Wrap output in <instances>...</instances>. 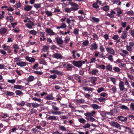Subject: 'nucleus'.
Returning a JSON list of instances; mask_svg holds the SVG:
<instances>
[{"instance_id":"nucleus-48","label":"nucleus","mask_w":134,"mask_h":134,"mask_svg":"<svg viewBox=\"0 0 134 134\" xmlns=\"http://www.w3.org/2000/svg\"><path fill=\"white\" fill-rule=\"evenodd\" d=\"M92 7L94 8L98 9L99 7V6L98 5V4L96 3H94L93 4Z\"/></svg>"},{"instance_id":"nucleus-3","label":"nucleus","mask_w":134,"mask_h":134,"mask_svg":"<svg viewBox=\"0 0 134 134\" xmlns=\"http://www.w3.org/2000/svg\"><path fill=\"white\" fill-rule=\"evenodd\" d=\"M119 86L120 91H127V89L126 88H125L124 83L123 81H121L120 82Z\"/></svg>"},{"instance_id":"nucleus-10","label":"nucleus","mask_w":134,"mask_h":134,"mask_svg":"<svg viewBox=\"0 0 134 134\" xmlns=\"http://www.w3.org/2000/svg\"><path fill=\"white\" fill-rule=\"evenodd\" d=\"M52 57L54 58L57 59H61L63 58V56L60 54L56 53L52 55Z\"/></svg>"},{"instance_id":"nucleus-2","label":"nucleus","mask_w":134,"mask_h":134,"mask_svg":"<svg viewBox=\"0 0 134 134\" xmlns=\"http://www.w3.org/2000/svg\"><path fill=\"white\" fill-rule=\"evenodd\" d=\"M129 45H126V49L128 51L131 53L132 51V47L134 46V42H130L129 43Z\"/></svg>"},{"instance_id":"nucleus-45","label":"nucleus","mask_w":134,"mask_h":134,"mask_svg":"<svg viewBox=\"0 0 134 134\" xmlns=\"http://www.w3.org/2000/svg\"><path fill=\"white\" fill-rule=\"evenodd\" d=\"M73 66L71 65L68 64L67 65V69L68 71L70 70H71Z\"/></svg>"},{"instance_id":"nucleus-12","label":"nucleus","mask_w":134,"mask_h":134,"mask_svg":"<svg viewBox=\"0 0 134 134\" xmlns=\"http://www.w3.org/2000/svg\"><path fill=\"white\" fill-rule=\"evenodd\" d=\"M29 22H30V23L26 24L25 26L28 28L29 29H32V26H35V25L34 24L30 21H29Z\"/></svg>"},{"instance_id":"nucleus-58","label":"nucleus","mask_w":134,"mask_h":134,"mask_svg":"<svg viewBox=\"0 0 134 134\" xmlns=\"http://www.w3.org/2000/svg\"><path fill=\"white\" fill-rule=\"evenodd\" d=\"M45 13L48 16H51L53 15L52 12L48 11H46Z\"/></svg>"},{"instance_id":"nucleus-6","label":"nucleus","mask_w":134,"mask_h":134,"mask_svg":"<svg viewBox=\"0 0 134 134\" xmlns=\"http://www.w3.org/2000/svg\"><path fill=\"white\" fill-rule=\"evenodd\" d=\"M72 64L78 68L80 67L82 65L81 61L80 60L79 61H73Z\"/></svg>"},{"instance_id":"nucleus-64","label":"nucleus","mask_w":134,"mask_h":134,"mask_svg":"<svg viewBox=\"0 0 134 134\" xmlns=\"http://www.w3.org/2000/svg\"><path fill=\"white\" fill-rule=\"evenodd\" d=\"M49 49V47L47 46H44L43 47V50L44 51H46Z\"/></svg>"},{"instance_id":"nucleus-8","label":"nucleus","mask_w":134,"mask_h":134,"mask_svg":"<svg viewBox=\"0 0 134 134\" xmlns=\"http://www.w3.org/2000/svg\"><path fill=\"white\" fill-rule=\"evenodd\" d=\"M50 72L51 74H57L59 75H63V74H62V72L54 69L51 70L50 71Z\"/></svg>"},{"instance_id":"nucleus-40","label":"nucleus","mask_w":134,"mask_h":134,"mask_svg":"<svg viewBox=\"0 0 134 134\" xmlns=\"http://www.w3.org/2000/svg\"><path fill=\"white\" fill-rule=\"evenodd\" d=\"M7 18V20L8 21H10V22H12L13 21V18L12 16H8Z\"/></svg>"},{"instance_id":"nucleus-21","label":"nucleus","mask_w":134,"mask_h":134,"mask_svg":"<svg viewBox=\"0 0 134 134\" xmlns=\"http://www.w3.org/2000/svg\"><path fill=\"white\" fill-rule=\"evenodd\" d=\"M113 69L112 72H118L120 71V69L119 68L116 67H113Z\"/></svg>"},{"instance_id":"nucleus-46","label":"nucleus","mask_w":134,"mask_h":134,"mask_svg":"<svg viewBox=\"0 0 134 134\" xmlns=\"http://www.w3.org/2000/svg\"><path fill=\"white\" fill-rule=\"evenodd\" d=\"M106 68L107 69V70L110 71H112L113 70H112V67L110 65H107Z\"/></svg>"},{"instance_id":"nucleus-38","label":"nucleus","mask_w":134,"mask_h":134,"mask_svg":"<svg viewBox=\"0 0 134 134\" xmlns=\"http://www.w3.org/2000/svg\"><path fill=\"white\" fill-rule=\"evenodd\" d=\"M76 101L77 102L79 103H83L85 102V100L84 99H77L76 100Z\"/></svg>"},{"instance_id":"nucleus-47","label":"nucleus","mask_w":134,"mask_h":134,"mask_svg":"<svg viewBox=\"0 0 134 134\" xmlns=\"http://www.w3.org/2000/svg\"><path fill=\"white\" fill-rule=\"evenodd\" d=\"M109 9V7L107 5L104 6L103 8V9L105 12L108 11Z\"/></svg>"},{"instance_id":"nucleus-30","label":"nucleus","mask_w":134,"mask_h":134,"mask_svg":"<svg viewBox=\"0 0 134 134\" xmlns=\"http://www.w3.org/2000/svg\"><path fill=\"white\" fill-rule=\"evenodd\" d=\"M98 71L96 69H93L92 70V75H96L97 73H98Z\"/></svg>"},{"instance_id":"nucleus-22","label":"nucleus","mask_w":134,"mask_h":134,"mask_svg":"<svg viewBox=\"0 0 134 134\" xmlns=\"http://www.w3.org/2000/svg\"><path fill=\"white\" fill-rule=\"evenodd\" d=\"M7 31V29L4 28H2L0 29V34L1 35H3L5 34Z\"/></svg>"},{"instance_id":"nucleus-51","label":"nucleus","mask_w":134,"mask_h":134,"mask_svg":"<svg viewBox=\"0 0 134 134\" xmlns=\"http://www.w3.org/2000/svg\"><path fill=\"white\" fill-rule=\"evenodd\" d=\"M37 32L36 31L34 30H31L29 32V33L35 35H36Z\"/></svg>"},{"instance_id":"nucleus-7","label":"nucleus","mask_w":134,"mask_h":134,"mask_svg":"<svg viewBox=\"0 0 134 134\" xmlns=\"http://www.w3.org/2000/svg\"><path fill=\"white\" fill-rule=\"evenodd\" d=\"M106 51L109 54L114 55L115 54V51L111 47H108L106 48Z\"/></svg>"},{"instance_id":"nucleus-44","label":"nucleus","mask_w":134,"mask_h":134,"mask_svg":"<svg viewBox=\"0 0 134 134\" xmlns=\"http://www.w3.org/2000/svg\"><path fill=\"white\" fill-rule=\"evenodd\" d=\"M41 3L36 4H34V7L36 9H38L41 7Z\"/></svg>"},{"instance_id":"nucleus-19","label":"nucleus","mask_w":134,"mask_h":134,"mask_svg":"<svg viewBox=\"0 0 134 134\" xmlns=\"http://www.w3.org/2000/svg\"><path fill=\"white\" fill-rule=\"evenodd\" d=\"M91 106L94 109H98L100 108V107L96 104H93L91 105Z\"/></svg>"},{"instance_id":"nucleus-4","label":"nucleus","mask_w":134,"mask_h":134,"mask_svg":"<svg viewBox=\"0 0 134 134\" xmlns=\"http://www.w3.org/2000/svg\"><path fill=\"white\" fill-rule=\"evenodd\" d=\"M110 125L116 128H119L121 126L118 122L115 121H111L109 122Z\"/></svg>"},{"instance_id":"nucleus-61","label":"nucleus","mask_w":134,"mask_h":134,"mask_svg":"<svg viewBox=\"0 0 134 134\" xmlns=\"http://www.w3.org/2000/svg\"><path fill=\"white\" fill-rule=\"evenodd\" d=\"M7 82L9 83L13 84L15 82V79L8 80Z\"/></svg>"},{"instance_id":"nucleus-23","label":"nucleus","mask_w":134,"mask_h":134,"mask_svg":"<svg viewBox=\"0 0 134 134\" xmlns=\"http://www.w3.org/2000/svg\"><path fill=\"white\" fill-rule=\"evenodd\" d=\"M118 119L122 121H125L127 120V118L123 116H119L118 117Z\"/></svg>"},{"instance_id":"nucleus-1","label":"nucleus","mask_w":134,"mask_h":134,"mask_svg":"<svg viewBox=\"0 0 134 134\" xmlns=\"http://www.w3.org/2000/svg\"><path fill=\"white\" fill-rule=\"evenodd\" d=\"M52 107L53 109L56 111H52V113H50V114H52L53 115H60L63 113V112H62L58 111L59 109V108L56 106L53 105H52Z\"/></svg>"},{"instance_id":"nucleus-24","label":"nucleus","mask_w":134,"mask_h":134,"mask_svg":"<svg viewBox=\"0 0 134 134\" xmlns=\"http://www.w3.org/2000/svg\"><path fill=\"white\" fill-rule=\"evenodd\" d=\"M58 117L54 116H50L48 118V119L49 120H57Z\"/></svg>"},{"instance_id":"nucleus-29","label":"nucleus","mask_w":134,"mask_h":134,"mask_svg":"<svg viewBox=\"0 0 134 134\" xmlns=\"http://www.w3.org/2000/svg\"><path fill=\"white\" fill-rule=\"evenodd\" d=\"M97 78L96 77H91V81L93 83H95V82L97 81Z\"/></svg>"},{"instance_id":"nucleus-14","label":"nucleus","mask_w":134,"mask_h":134,"mask_svg":"<svg viewBox=\"0 0 134 134\" xmlns=\"http://www.w3.org/2000/svg\"><path fill=\"white\" fill-rule=\"evenodd\" d=\"M14 88L16 89L23 90L24 88V87L20 85H14Z\"/></svg>"},{"instance_id":"nucleus-49","label":"nucleus","mask_w":134,"mask_h":134,"mask_svg":"<svg viewBox=\"0 0 134 134\" xmlns=\"http://www.w3.org/2000/svg\"><path fill=\"white\" fill-rule=\"evenodd\" d=\"M25 104V102L24 101H21L19 103H17V104L18 105H19L20 106H22L24 105Z\"/></svg>"},{"instance_id":"nucleus-56","label":"nucleus","mask_w":134,"mask_h":134,"mask_svg":"<svg viewBox=\"0 0 134 134\" xmlns=\"http://www.w3.org/2000/svg\"><path fill=\"white\" fill-rule=\"evenodd\" d=\"M96 61V58L94 57L91 59L90 63H94Z\"/></svg>"},{"instance_id":"nucleus-33","label":"nucleus","mask_w":134,"mask_h":134,"mask_svg":"<svg viewBox=\"0 0 134 134\" xmlns=\"http://www.w3.org/2000/svg\"><path fill=\"white\" fill-rule=\"evenodd\" d=\"M69 4L73 7H75L77 8L79 7V5L77 4L72 2H70L69 3Z\"/></svg>"},{"instance_id":"nucleus-54","label":"nucleus","mask_w":134,"mask_h":134,"mask_svg":"<svg viewBox=\"0 0 134 134\" xmlns=\"http://www.w3.org/2000/svg\"><path fill=\"white\" fill-rule=\"evenodd\" d=\"M79 122L82 123H84L86 122V120L83 118L79 119Z\"/></svg>"},{"instance_id":"nucleus-11","label":"nucleus","mask_w":134,"mask_h":134,"mask_svg":"<svg viewBox=\"0 0 134 134\" xmlns=\"http://www.w3.org/2000/svg\"><path fill=\"white\" fill-rule=\"evenodd\" d=\"M46 31L50 36L55 35L56 34V33L53 32V31L50 28H48L46 29Z\"/></svg>"},{"instance_id":"nucleus-28","label":"nucleus","mask_w":134,"mask_h":134,"mask_svg":"<svg viewBox=\"0 0 134 134\" xmlns=\"http://www.w3.org/2000/svg\"><path fill=\"white\" fill-rule=\"evenodd\" d=\"M86 119L88 121H90L92 122L94 121L95 120V119L94 118L92 117V116L89 117H86Z\"/></svg>"},{"instance_id":"nucleus-34","label":"nucleus","mask_w":134,"mask_h":134,"mask_svg":"<svg viewBox=\"0 0 134 134\" xmlns=\"http://www.w3.org/2000/svg\"><path fill=\"white\" fill-rule=\"evenodd\" d=\"M15 93L17 95L20 96L22 94H23V93L20 90H16L15 91Z\"/></svg>"},{"instance_id":"nucleus-60","label":"nucleus","mask_w":134,"mask_h":134,"mask_svg":"<svg viewBox=\"0 0 134 134\" xmlns=\"http://www.w3.org/2000/svg\"><path fill=\"white\" fill-rule=\"evenodd\" d=\"M106 99L103 97H100L98 99V100L100 102H104L105 100Z\"/></svg>"},{"instance_id":"nucleus-5","label":"nucleus","mask_w":134,"mask_h":134,"mask_svg":"<svg viewBox=\"0 0 134 134\" xmlns=\"http://www.w3.org/2000/svg\"><path fill=\"white\" fill-rule=\"evenodd\" d=\"M79 8L76 7H71L70 8H66L65 9V11L67 13H70L71 11H76L78 10Z\"/></svg>"},{"instance_id":"nucleus-53","label":"nucleus","mask_w":134,"mask_h":134,"mask_svg":"<svg viewBox=\"0 0 134 134\" xmlns=\"http://www.w3.org/2000/svg\"><path fill=\"white\" fill-rule=\"evenodd\" d=\"M57 76L56 75H55L54 74L53 75H51L50 76H49V77L50 78H51L52 79H55L56 78H57Z\"/></svg>"},{"instance_id":"nucleus-37","label":"nucleus","mask_w":134,"mask_h":134,"mask_svg":"<svg viewBox=\"0 0 134 134\" xmlns=\"http://www.w3.org/2000/svg\"><path fill=\"white\" fill-rule=\"evenodd\" d=\"M34 79V77L32 76H30L28 78L27 81L28 82H31L33 81Z\"/></svg>"},{"instance_id":"nucleus-42","label":"nucleus","mask_w":134,"mask_h":134,"mask_svg":"<svg viewBox=\"0 0 134 134\" xmlns=\"http://www.w3.org/2000/svg\"><path fill=\"white\" fill-rule=\"evenodd\" d=\"M120 108L122 109H125V110H127V111H129V109L127 108V107L124 105H122L120 107Z\"/></svg>"},{"instance_id":"nucleus-20","label":"nucleus","mask_w":134,"mask_h":134,"mask_svg":"<svg viewBox=\"0 0 134 134\" xmlns=\"http://www.w3.org/2000/svg\"><path fill=\"white\" fill-rule=\"evenodd\" d=\"M17 64L20 66H25L26 63L25 62H19L16 63Z\"/></svg>"},{"instance_id":"nucleus-62","label":"nucleus","mask_w":134,"mask_h":134,"mask_svg":"<svg viewBox=\"0 0 134 134\" xmlns=\"http://www.w3.org/2000/svg\"><path fill=\"white\" fill-rule=\"evenodd\" d=\"M34 73L37 74L42 75L43 74V72L41 71H35Z\"/></svg>"},{"instance_id":"nucleus-26","label":"nucleus","mask_w":134,"mask_h":134,"mask_svg":"<svg viewBox=\"0 0 134 134\" xmlns=\"http://www.w3.org/2000/svg\"><path fill=\"white\" fill-rule=\"evenodd\" d=\"M83 89L85 91H93V89L92 88H90L87 86L85 87H83Z\"/></svg>"},{"instance_id":"nucleus-63","label":"nucleus","mask_w":134,"mask_h":134,"mask_svg":"<svg viewBox=\"0 0 134 134\" xmlns=\"http://www.w3.org/2000/svg\"><path fill=\"white\" fill-rule=\"evenodd\" d=\"M79 30L77 29H75L74 31H73L74 33L76 35H78L79 34Z\"/></svg>"},{"instance_id":"nucleus-9","label":"nucleus","mask_w":134,"mask_h":134,"mask_svg":"<svg viewBox=\"0 0 134 134\" xmlns=\"http://www.w3.org/2000/svg\"><path fill=\"white\" fill-rule=\"evenodd\" d=\"M91 47L90 49L91 51L97 49L98 47V45L96 42L91 44Z\"/></svg>"},{"instance_id":"nucleus-55","label":"nucleus","mask_w":134,"mask_h":134,"mask_svg":"<svg viewBox=\"0 0 134 134\" xmlns=\"http://www.w3.org/2000/svg\"><path fill=\"white\" fill-rule=\"evenodd\" d=\"M89 43V41L88 40H86L83 42L82 44L83 45L86 46L88 45Z\"/></svg>"},{"instance_id":"nucleus-52","label":"nucleus","mask_w":134,"mask_h":134,"mask_svg":"<svg viewBox=\"0 0 134 134\" xmlns=\"http://www.w3.org/2000/svg\"><path fill=\"white\" fill-rule=\"evenodd\" d=\"M110 90L113 91V93H115L117 91V89L115 87H113Z\"/></svg>"},{"instance_id":"nucleus-27","label":"nucleus","mask_w":134,"mask_h":134,"mask_svg":"<svg viewBox=\"0 0 134 134\" xmlns=\"http://www.w3.org/2000/svg\"><path fill=\"white\" fill-rule=\"evenodd\" d=\"M31 105L34 108H37L40 106V105L36 102L31 103Z\"/></svg>"},{"instance_id":"nucleus-41","label":"nucleus","mask_w":134,"mask_h":134,"mask_svg":"<svg viewBox=\"0 0 134 134\" xmlns=\"http://www.w3.org/2000/svg\"><path fill=\"white\" fill-rule=\"evenodd\" d=\"M126 13L130 15H132L134 14V12L132 10H130L126 12Z\"/></svg>"},{"instance_id":"nucleus-17","label":"nucleus","mask_w":134,"mask_h":134,"mask_svg":"<svg viewBox=\"0 0 134 134\" xmlns=\"http://www.w3.org/2000/svg\"><path fill=\"white\" fill-rule=\"evenodd\" d=\"M127 32L125 31H124L123 32L121 36V38L122 39H124L127 37Z\"/></svg>"},{"instance_id":"nucleus-18","label":"nucleus","mask_w":134,"mask_h":134,"mask_svg":"<svg viewBox=\"0 0 134 134\" xmlns=\"http://www.w3.org/2000/svg\"><path fill=\"white\" fill-rule=\"evenodd\" d=\"M32 7L30 5H25L24 8V9L26 11H29L31 9Z\"/></svg>"},{"instance_id":"nucleus-13","label":"nucleus","mask_w":134,"mask_h":134,"mask_svg":"<svg viewBox=\"0 0 134 134\" xmlns=\"http://www.w3.org/2000/svg\"><path fill=\"white\" fill-rule=\"evenodd\" d=\"M57 43L59 44H61L63 43V40L60 38L57 37L56 39Z\"/></svg>"},{"instance_id":"nucleus-43","label":"nucleus","mask_w":134,"mask_h":134,"mask_svg":"<svg viewBox=\"0 0 134 134\" xmlns=\"http://www.w3.org/2000/svg\"><path fill=\"white\" fill-rule=\"evenodd\" d=\"M40 63L43 64H46L45 60L43 58H41L39 59Z\"/></svg>"},{"instance_id":"nucleus-36","label":"nucleus","mask_w":134,"mask_h":134,"mask_svg":"<svg viewBox=\"0 0 134 134\" xmlns=\"http://www.w3.org/2000/svg\"><path fill=\"white\" fill-rule=\"evenodd\" d=\"M107 58L111 62H112L113 61V56L111 54H109L108 55Z\"/></svg>"},{"instance_id":"nucleus-59","label":"nucleus","mask_w":134,"mask_h":134,"mask_svg":"<svg viewBox=\"0 0 134 134\" xmlns=\"http://www.w3.org/2000/svg\"><path fill=\"white\" fill-rule=\"evenodd\" d=\"M62 28L65 29L66 27V25L65 23H62L61 26Z\"/></svg>"},{"instance_id":"nucleus-15","label":"nucleus","mask_w":134,"mask_h":134,"mask_svg":"<svg viewBox=\"0 0 134 134\" xmlns=\"http://www.w3.org/2000/svg\"><path fill=\"white\" fill-rule=\"evenodd\" d=\"M122 126L124 128L125 131L126 130V131H127V130H128V131H129L130 133L132 134L134 133L132 130H131L130 127L125 126H121V127Z\"/></svg>"},{"instance_id":"nucleus-16","label":"nucleus","mask_w":134,"mask_h":134,"mask_svg":"<svg viewBox=\"0 0 134 134\" xmlns=\"http://www.w3.org/2000/svg\"><path fill=\"white\" fill-rule=\"evenodd\" d=\"M25 58L26 60L31 62H34L35 60V59L34 58L30 57L28 56H26Z\"/></svg>"},{"instance_id":"nucleus-25","label":"nucleus","mask_w":134,"mask_h":134,"mask_svg":"<svg viewBox=\"0 0 134 134\" xmlns=\"http://www.w3.org/2000/svg\"><path fill=\"white\" fill-rule=\"evenodd\" d=\"M45 99L49 100H53L54 98L52 95L48 94L46 97Z\"/></svg>"},{"instance_id":"nucleus-50","label":"nucleus","mask_w":134,"mask_h":134,"mask_svg":"<svg viewBox=\"0 0 134 134\" xmlns=\"http://www.w3.org/2000/svg\"><path fill=\"white\" fill-rule=\"evenodd\" d=\"M104 90V89L103 88L101 87L100 88H98L97 92L98 93H100L102 91H103Z\"/></svg>"},{"instance_id":"nucleus-39","label":"nucleus","mask_w":134,"mask_h":134,"mask_svg":"<svg viewBox=\"0 0 134 134\" xmlns=\"http://www.w3.org/2000/svg\"><path fill=\"white\" fill-rule=\"evenodd\" d=\"M6 95L7 96H12L14 95V93L12 92H10L9 91H6Z\"/></svg>"},{"instance_id":"nucleus-35","label":"nucleus","mask_w":134,"mask_h":134,"mask_svg":"<svg viewBox=\"0 0 134 134\" xmlns=\"http://www.w3.org/2000/svg\"><path fill=\"white\" fill-rule=\"evenodd\" d=\"M92 21L93 22L98 23L99 21V19L95 17H93L92 18Z\"/></svg>"},{"instance_id":"nucleus-32","label":"nucleus","mask_w":134,"mask_h":134,"mask_svg":"<svg viewBox=\"0 0 134 134\" xmlns=\"http://www.w3.org/2000/svg\"><path fill=\"white\" fill-rule=\"evenodd\" d=\"M32 99L34 101H36L39 102H41V100L40 98L36 97H32Z\"/></svg>"},{"instance_id":"nucleus-31","label":"nucleus","mask_w":134,"mask_h":134,"mask_svg":"<svg viewBox=\"0 0 134 134\" xmlns=\"http://www.w3.org/2000/svg\"><path fill=\"white\" fill-rule=\"evenodd\" d=\"M59 127V129L62 131H65L66 130V128L64 126L60 125Z\"/></svg>"},{"instance_id":"nucleus-57","label":"nucleus","mask_w":134,"mask_h":134,"mask_svg":"<svg viewBox=\"0 0 134 134\" xmlns=\"http://www.w3.org/2000/svg\"><path fill=\"white\" fill-rule=\"evenodd\" d=\"M85 115L88 117L92 116V114L90 113L87 112L85 114Z\"/></svg>"}]
</instances>
